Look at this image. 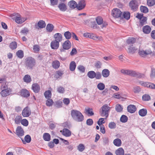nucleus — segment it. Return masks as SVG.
Returning a JSON list of instances; mask_svg holds the SVG:
<instances>
[{"label":"nucleus","instance_id":"21","mask_svg":"<svg viewBox=\"0 0 155 155\" xmlns=\"http://www.w3.org/2000/svg\"><path fill=\"white\" fill-rule=\"evenodd\" d=\"M137 49V48L135 47L133 45H132L128 48V51L129 53L133 54L135 52Z\"/></svg>","mask_w":155,"mask_h":155},{"label":"nucleus","instance_id":"2","mask_svg":"<svg viewBox=\"0 0 155 155\" xmlns=\"http://www.w3.org/2000/svg\"><path fill=\"white\" fill-rule=\"evenodd\" d=\"M110 108L108 107L107 105L104 104L100 109V115L103 117H105L106 119L108 117L109 113Z\"/></svg>","mask_w":155,"mask_h":155},{"label":"nucleus","instance_id":"23","mask_svg":"<svg viewBox=\"0 0 155 155\" xmlns=\"http://www.w3.org/2000/svg\"><path fill=\"white\" fill-rule=\"evenodd\" d=\"M143 30L145 33L149 34L151 31V28L149 26L146 25L143 27Z\"/></svg>","mask_w":155,"mask_h":155},{"label":"nucleus","instance_id":"52","mask_svg":"<svg viewBox=\"0 0 155 155\" xmlns=\"http://www.w3.org/2000/svg\"><path fill=\"white\" fill-rule=\"evenodd\" d=\"M16 54L17 56L20 58H22L23 57V52L22 50L18 51L17 53Z\"/></svg>","mask_w":155,"mask_h":155},{"label":"nucleus","instance_id":"16","mask_svg":"<svg viewBox=\"0 0 155 155\" xmlns=\"http://www.w3.org/2000/svg\"><path fill=\"white\" fill-rule=\"evenodd\" d=\"M85 6V2L83 0L79 1L78 4H77V7L79 10H81L84 8Z\"/></svg>","mask_w":155,"mask_h":155},{"label":"nucleus","instance_id":"56","mask_svg":"<svg viewBox=\"0 0 155 155\" xmlns=\"http://www.w3.org/2000/svg\"><path fill=\"white\" fill-rule=\"evenodd\" d=\"M140 91V88L139 87L137 86L134 87L133 91L135 93H138Z\"/></svg>","mask_w":155,"mask_h":155},{"label":"nucleus","instance_id":"7","mask_svg":"<svg viewBox=\"0 0 155 155\" xmlns=\"http://www.w3.org/2000/svg\"><path fill=\"white\" fill-rule=\"evenodd\" d=\"M138 83L142 86L151 88H155V85L153 84L147 82H144L142 81H139Z\"/></svg>","mask_w":155,"mask_h":155},{"label":"nucleus","instance_id":"39","mask_svg":"<svg viewBox=\"0 0 155 155\" xmlns=\"http://www.w3.org/2000/svg\"><path fill=\"white\" fill-rule=\"evenodd\" d=\"M127 74L134 77H135L137 75V74L135 71L128 70H127Z\"/></svg>","mask_w":155,"mask_h":155},{"label":"nucleus","instance_id":"13","mask_svg":"<svg viewBox=\"0 0 155 155\" xmlns=\"http://www.w3.org/2000/svg\"><path fill=\"white\" fill-rule=\"evenodd\" d=\"M62 47L64 49H69L71 47V42L68 40H66L63 44Z\"/></svg>","mask_w":155,"mask_h":155},{"label":"nucleus","instance_id":"57","mask_svg":"<svg viewBox=\"0 0 155 155\" xmlns=\"http://www.w3.org/2000/svg\"><path fill=\"white\" fill-rule=\"evenodd\" d=\"M57 91L60 93H63L64 91V87L60 86L57 88Z\"/></svg>","mask_w":155,"mask_h":155},{"label":"nucleus","instance_id":"10","mask_svg":"<svg viewBox=\"0 0 155 155\" xmlns=\"http://www.w3.org/2000/svg\"><path fill=\"white\" fill-rule=\"evenodd\" d=\"M27 20L26 17H22L20 15L16 16L15 19V21L18 24H21Z\"/></svg>","mask_w":155,"mask_h":155},{"label":"nucleus","instance_id":"19","mask_svg":"<svg viewBox=\"0 0 155 155\" xmlns=\"http://www.w3.org/2000/svg\"><path fill=\"white\" fill-rule=\"evenodd\" d=\"M128 111L131 113H134L136 110L135 106L134 105H130L127 107Z\"/></svg>","mask_w":155,"mask_h":155},{"label":"nucleus","instance_id":"25","mask_svg":"<svg viewBox=\"0 0 155 155\" xmlns=\"http://www.w3.org/2000/svg\"><path fill=\"white\" fill-rule=\"evenodd\" d=\"M69 7L72 8H74L77 7V3L74 1L72 0L70 1L68 3Z\"/></svg>","mask_w":155,"mask_h":155},{"label":"nucleus","instance_id":"28","mask_svg":"<svg viewBox=\"0 0 155 155\" xmlns=\"http://www.w3.org/2000/svg\"><path fill=\"white\" fill-rule=\"evenodd\" d=\"M76 65L74 61H71L70 64V69L71 71H74L76 67Z\"/></svg>","mask_w":155,"mask_h":155},{"label":"nucleus","instance_id":"59","mask_svg":"<svg viewBox=\"0 0 155 155\" xmlns=\"http://www.w3.org/2000/svg\"><path fill=\"white\" fill-rule=\"evenodd\" d=\"M21 123L22 124L25 126H27L28 125V121L26 119H24L21 120Z\"/></svg>","mask_w":155,"mask_h":155},{"label":"nucleus","instance_id":"15","mask_svg":"<svg viewBox=\"0 0 155 155\" xmlns=\"http://www.w3.org/2000/svg\"><path fill=\"white\" fill-rule=\"evenodd\" d=\"M58 7L59 10L62 12H64L67 10V6L64 3H61L59 4Z\"/></svg>","mask_w":155,"mask_h":155},{"label":"nucleus","instance_id":"34","mask_svg":"<svg viewBox=\"0 0 155 155\" xmlns=\"http://www.w3.org/2000/svg\"><path fill=\"white\" fill-rule=\"evenodd\" d=\"M60 65L59 62L58 61H54L52 63V66L54 68H58Z\"/></svg>","mask_w":155,"mask_h":155},{"label":"nucleus","instance_id":"4","mask_svg":"<svg viewBox=\"0 0 155 155\" xmlns=\"http://www.w3.org/2000/svg\"><path fill=\"white\" fill-rule=\"evenodd\" d=\"M139 54L140 56L143 57H145L147 55L150 54L152 55H155V52H152L150 50L144 51L143 50H139Z\"/></svg>","mask_w":155,"mask_h":155},{"label":"nucleus","instance_id":"40","mask_svg":"<svg viewBox=\"0 0 155 155\" xmlns=\"http://www.w3.org/2000/svg\"><path fill=\"white\" fill-rule=\"evenodd\" d=\"M44 95L47 99L50 98L51 96V92L49 90L46 91Z\"/></svg>","mask_w":155,"mask_h":155},{"label":"nucleus","instance_id":"18","mask_svg":"<svg viewBox=\"0 0 155 155\" xmlns=\"http://www.w3.org/2000/svg\"><path fill=\"white\" fill-rule=\"evenodd\" d=\"M16 132L17 135L19 137L22 136L24 135V131L21 127L19 126L17 127Z\"/></svg>","mask_w":155,"mask_h":155},{"label":"nucleus","instance_id":"20","mask_svg":"<svg viewBox=\"0 0 155 155\" xmlns=\"http://www.w3.org/2000/svg\"><path fill=\"white\" fill-rule=\"evenodd\" d=\"M32 89L35 93H38L39 91L40 87L37 84H34L32 86Z\"/></svg>","mask_w":155,"mask_h":155},{"label":"nucleus","instance_id":"53","mask_svg":"<svg viewBox=\"0 0 155 155\" xmlns=\"http://www.w3.org/2000/svg\"><path fill=\"white\" fill-rule=\"evenodd\" d=\"M127 117L125 115H123L120 118V121L123 123L126 122L127 120Z\"/></svg>","mask_w":155,"mask_h":155},{"label":"nucleus","instance_id":"27","mask_svg":"<svg viewBox=\"0 0 155 155\" xmlns=\"http://www.w3.org/2000/svg\"><path fill=\"white\" fill-rule=\"evenodd\" d=\"M38 26L39 28H42L45 27L46 24L44 21L40 20L38 22Z\"/></svg>","mask_w":155,"mask_h":155},{"label":"nucleus","instance_id":"30","mask_svg":"<svg viewBox=\"0 0 155 155\" xmlns=\"http://www.w3.org/2000/svg\"><path fill=\"white\" fill-rule=\"evenodd\" d=\"M25 141H24V140H22V141L24 144H25L26 143V142L27 143H30L31 140V138L30 136L28 135H26L25 137Z\"/></svg>","mask_w":155,"mask_h":155},{"label":"nucleus","instance_id":"8","mask_svg":"<svg viewBox=\"0 0 155 155\" xmlns=\"http://www.w3.org/2000/svg\"><path fill=\"white\" fill-rule=\"evenodd\" d=\"M138 3L136 0H132L129 3V6L131 9L134 11L137 10L138 7Z\"/></svg>","mask_w":155,"mask_h":155},{"label":"nucleus","instance_id":"61","mask_svg":"<svg viewBox=\"0 0 155 155\" xmlns=\"http://www.w3.org/2000/svg\"><path fill=\"white\" fill-rule=\"evenodd\" d=\"M78 70L82 72H84L85 71V68L82 65H80L78 67Z\"/></svg>","mask_w":155,"mask_h":155},{"label":"nucleus","instance_id":"41","mask_svg":"<svg viewBox=\"0 0 155 155\" xmlns=\"http://www.w3.org/2000/svg\"><path fill=\"white\" fill-rule=\"evenodd\" d=\"M64 35L65 38L68 40L70 39L71 36V34L68 31L65 32Z\"/></svg>","mask_w":155,"mask_h":155},{"label":"nucleus","instance_id":"31","mask_svg":"<svg viewBox=\"0 0 155 155\" xmlns=\"http://www.w3.org/2000/svg\"><path fill=\"white\" fill-rule=\"evenodd\" d=\"M113 143L117 147L120 146L121 144V140L119 138L115 139L113 141Z\"/></svg>","mask_w":155,"mask_h":155},{"label":"nucleus","instance_id":"44","mask_svg":"<svg viewBox=\"0 0 155 155\" xmlns=\"http://www.w3.org/2000/svg\"><path fill=\"white\" fill-rule=\"evenodd\" d=\"M97 88L100 90H103L105 88V85L104 84L100 83L97 85Z\"/></svg>","mask_w":155,"mask_h":155},{"label":"nucleus","instance_id":"14","mask_svg":"<svg viewBox=\"0 0 155 155\" xmlns=\"http://www.w3.org/2000/svg\"><path fill=\"white\" fill-rule=\"evenodd\" d=\"M55 41L59 42L61 41L63 39V37L61 33H57L55 34L54 36Z\"/></svg>","mask_w":155,"mask_h":155},{"label":"nucleus","instance_id":"1","mask_svg":"<svg viewBox=\"0 0 155 155\" xmlns=\"http://www.w3.org/2000/svg\"><path fill=\"white\" fill-rule=\"evenodd\" d=\"M71 114L73 118L77 121L81 122L84 120V116L78 110H72L71 111Z\"/></svg>","mask_w":155,"mask_h":155},{"label":"nucleus","instance_id":"35","mask_svg":"<svg viewBox=\"0 0 155 155\" xmlns=\"http://www.w3.org/2000/svg\"><path fill=\"white\" fill-rule=\"evenodd\" d=\"M23 80L25 82L27 83H30L31 81L30 76L28 74L25 75L24 77Z\"/></svg>","mask_w":155,"mask_h":155},{"label":"nucleus","instance_id":"9","mask_svg":"<svg viewBox=\"0 0 155 155\" xmlns=\"http://www.w3.org/2000/svg\"><path fill=\"white\" fill-rule=\"evenodd\" d=\"M121 14V11L117 8L114 9L112 11V15L115 18H118L120 17Z\"/></svg>","mask_w":155,"mask_h":155},{"label":"nucleus","instance_id":"47","mask_svg":"<svg viewBox=\"0 0 155 155\" xmlns=\"http://www.w3.org/2000/svg\"><path fill=\"white\" fill-rule=\"evenodd\" d=\"M21 117L20 116H17L15 120V122L16 124H18L20 123V121H21Z\"/></svg>","mask_w":155,"mask_h":155},{"label":"nucleus","instance_id":"64","mask_svg":"<svg viewBox=\"0 0 155 155\" xmlns=\"http://www.w3.org/2000/svg\"><path fill=\"white\" fill-rule=\"evenodd\" d=\"M28 32V29L26 28H25L21 31V32L24 35L27 34Z\"/></svg>","mask_w":155,"mask_h":155},{"label":"nucleus","instance_id":"48","mask_svg":"<svg viewBox=\"0 0 155 155\" xmlns=\"http://www.w3.org/2000/svg\"><path fill=\"white\" fill-rule=\"evenodd\" d=\"M140 10L142 12L145 13H147L148 11V9L146 7L143 6H140Z\"/></svg>","mask_w":155,"mask_h":155},{"label":"nucleus","instance_id":"33","mask_svg":"<svg viewBox=\"0 0 155 155\" xmlns=\"http://www.w3.org/2000/svg\"><path fill=\"white\" fill-rule=\"evenodd\" d=\"M147 113V110L145 109H141L139 111V114L142 117H143L146 115Z\"/></svg>","mask_w":155,"mask_h":155},{"label":"nucleus","instance_id":"55","mask_svg":"<svg viewBox=\"0 0 155 155\" xmlns=\"http://www.w3.org/2000/svg\"><path fill=\"white\" fill-rule=\"evenodd\" d=\"M47 99L48 100L46 102V105L48 106H51L53 103L52 100L50 98Z\"/></svg>","mask_w":155,"mask_h":155},{"label":"nucleus","instance_id":"11","mask_svg":"<svg viewBox=\"0 0 155 155\" xmlns=\"http://www.w3.org/2000/svg\"><path fill=\"white\" fill-rule=\"evenodd\" d=\"M22 115L24 117L29 116L31 114V110L28 107H26L23 110Z\"/></svg>","mask_w":155,"mask_h":155},{"label":"nucleus","instance_id":"50","mask_svg":"<svg viewBox=\"0 0 155 155\" xmlns=\"http://www.w3.org/2000/svg\"><path fill=\"white\" fill-rule=\"evenodd\" d=\"M147 4L150 6H151L155 4V0H147Z\"/></svg>","mask_w":155,"mask_h":155},{"label":"nucleus","instance_id":"38","mask_svg":"<svg viewBox=\"0 0 155 155\" xmlns=\"http://www.w3.org/2000/svg\"><path fill=\"white\" fill-rule=\"evenodd\" d=\"M147 18L146 17H143L142 19L140 20V25L141 26H142L144 25L147 24Z\"/></svg>","mask_w":155,"mask_h":155},{"label":"nucleus","instance_id":"17","mask_svg":"<svg viewBox=\"0 0 155 155\" xmlns=\"http://www.w3.org/2000/svg\"><path fill=\"white\" fill-rule=\"evenodd\" d=\"M59 42L55 40L51 42V46L53 49H58L59 47Z\"/></svg>","mask_w":155,"mask_h":155},{"label":"nucleus","instance_id":"37","mask_svg":"<svg viewBox=\"0 0 155 155\" xmlns=\"http://www.w3.org/2000/svg\"><path fill=\"white\" fill-rule=\"evenodd\" d=\"M50 135L48 133H45L43 135L44 139L47 141H49L50 140Z\"/></svg>","mask_w":155,"mask_h":155},{"label":"nucleus","instance_id":"45","mask_svg":"<svg viewBox=\"0 0 155 155\" xmlns=\"http://www.w3.org/2000/svg\"><path fill=\"white\" fill-rule=\"evenodd\" d=\"M135 41L136 39L134 38H130L127 40V42L128 44H133L135 42Z\"/></svg>","mask_w":155,"mask_h":155},{"label":"nucleus","instance_id":"46","mask_svg":"<svg viewBox=\"0 0 155 155\" xmlns=\"http://www.w3.org/2000/svg\"><path fill=\"white\" fill-rule=\"evenodd\" d=\"M123 16L125 18L128 20L130 17V14L128 12H124L123 14Z\"/></svg>","mask_w":155,"mask_h":155},{"label":"nucleus","instance_id":"32","mask_svg":"<svg viewBox=\"0 0 155 155\" xmlns=\"http://www.w3.org/2000/svg\"><path fill=\"white\" fill-rule=\"evenodd\" d=\"M54 26L51 24H48L46 27V29L48 32H51L53 30Z\"/></svg>","mask_w":155,"mask_h":155},{"label":"nucleus","instance_id":"6","mask_svg":"<svg viewBox=\"0 0 155 155\" xmlns=\"http://www.w3.org/2000/svg\"><path fill=\"white\" fill-rule=\"evenodd\" d=\"M84 36L87 38H89L94 40L97 39L99 40H102L101 37L97 36L95 34L93 33H85L84 34Z\"/></svg>","mask_w":155,"mask_h":155},{"label":"nucleus","instance_id":"3","mask_svg":"<svg viewBox=\"0 0 155 155\" xmlns=\"http://www.w3.org/2000/svg\"><path fill=\"white\" fill-rule=\"evenodd\" d=\"M35 64V60L32 57H29L26 59L25 64L28 69H32Z\"/></svg>","mask_w":155,"mask_h":155},{"label":"nucleus","instance_id":"12","mask_svg":"<svg viewBox=\"0 0 155 155\" xmlns=\"http://www.w3.org/2000/svg\"><path fill=\"white\" fill-rule=\"evenodd\" d=\"M11 90L10 89L7 88L3 90L1 92L0 94L1 96L3 97H6L10 94Z\"/></svg>","mask_w":155,"mask_h":155},{"label":"nucleus","instance_id":"22","mask_svg":"<svg viewBox=\"0 0 155 155\" xmlns=\"http://www.w3.org/2000/svg\"><path fill=\"white\" fill-rule=\"evenodd\" d=\"M62 134L66 137H69L71 136V132L69 130L67 129H64L63 130Z\"/></svg>","mask_w":155,"mask_h":155},{"label":"nucleus","instance_id":"43","mask_svg":"<svg viewBox=\"0 0 155 155\" xmlns=\"http://www.w3.org/2000/svg\"><path fill=\"white\" fill-rule=\"evenodd\" d=\"M115 109L118 112H120L122 111L123 107L120 104H117L116 105Z\"/></svg>","mask_w":155,"mask_h":155},{"label":"nucleus","instance_id":"29","mask_svg":"<svg viewBox=\"0 0 155 155\" xmlns=\"http://www.w3.org/2000/svg\"><path fill=\"white\" fill-rule=\"evenodd\" d=\"M116 155H123L124 154V149L122 148H119L115 151Z\"/></svg>","mask_w":155,"mask_h":155},{"label":"nucleus","instance_id":"5","mask_svg":"<svg viewBox=\"0 0 155 155\" xmlns=\"http://www.w3.org/2000/svg\"><path fill=\"white\" fill-rule=\"evenodd\" d=\"M95 20L98 25H101L102 28L106 27L107 25V23L103 21V18L101 16H97L95 18Z\"/></svg>","mask_w":155,"mask_h":155},{"label":"nucleus","instance_id":"54","mask_svg":"<svg viewBox=\"0 0 155 155\" xmlns=\"http://www.w3.org/2000/svg\"><path fill=\"white\" fill-rule=\"evenodd\" d=\"M10 47L12 49H15L17 47V44L15 42H13L10 43Z\"/></svg>","mask_w":155,"mask_h":155},{"label":"nucleus","instance_id":"58","mask_svg":"<svg viewBox=\"0 0 155 155\" xmlns=\"http://www.w3.org/2000/svg\"><path fill=\"white\" fill-rule=\"evenodd\" d=\"M105 123V121L104 120V118H101L99 119L97 122V124L99 126H101V125Z\"/></svg>","mask_w":155,"mask_h":155},{"label":"nucleus","instance_id":"26","mask_svg":"<svg viewBox=\"0 0 155 155\" xmlns=\"http://www.w3.org/2000/svg\"><path fill=\"white\" fill-rule=\"evenodd\" d=\"M102 74L104 77L107 78L109 75L110 71L107 69H104L102 71Z\"/></svg>","mask_w":155,"mask_h":155},{"label":"nucleus","instance_id":"49","mask_svg":"<svg viewBox=\"0 0 155 155\" xmlns=\"http://www.w3.org/2000/svg\"><path fill=\"white\" fill-rule=\"evenodd\" d=\"M142 99L144 101H148L150 100V97L149 95L145 94L143 96Z\"/></svg>","mask_w":155,"mask_h":155},{"label":"nucleus","instance_id":"51","mask_svg":"<svg viewBox=\"0 0 155 155\" xmlns=\"http://www.w3.org/2000/svg\"><path fill=\"white\" fill-rule=\"evenodd\" d=\"M78 150L81 152L83 151L85 149V146L83 144H79L78 147Z\"/></svg>","mask_w":155,"mask_h":155},{"label":"nucleus","instance_id":"36","mask_svg":"<svg viewBox=\"0 0 155 155\" xmlns=\"http://www.w3.org/2000/svg\"><path fill=\"white\" fill-rule=\"evenodd\" d=\"M96 73L93 71H91L88 72L87 76L91 78H93L96 76Z\"/></svg>","mask_w":155,"mask_h":155},{"label":"nucleus","instance_id":"63","mask_svg":"<svg viewBox=\"0 0 155 155\" xmlns=\"http://www.w3.org/2000/svg\"><path fill=\"white\" fill-rule=\"evenodd\" d=\"M101 63L100 61H98L95 63V66L97 68H101Z\"/></svg>","mask_w":155,"mask_h":155},{"label":"nucleus","instance_id":"24","mask_svg":"<svg viewBox=\"0 0 155 155\" xmlns=\"http://www.w3.org/2000/svg\"><path fill=\"white\" fill-rule=\"evenodd\" d=\"M21 95L24 97H28L30 96L29 92L26 90L22 89L21 92Z\"/></svg>","mask_w":155,"mask_h":155},{"label":"nucleus","instance_id":"42","mask_svg":"<svg viewBox=\"0 0 155 155\" xmlns=\"http://www.w3.org/2000/svg\"><path fill=\"white\" fill-rule=\"evenodd\" d=\"M33 50L34 52L38 53L39 52L40 50V47L38 45H35L33 46Z\"/></svg>","mask_w":155,"mask_h":155},{"label":"nucleus","instance_id":"60","mask_svg":"<svg viewBox=\"0 0 155 155\" xmlns=\"http://www.w3.org/2000/svg\"><path fill=\"white\" fill-rule=\"evenodd\" d=\"M104 144V145H108L109 139L107 137H104L103 138Z\"/></svg>","mask_w":155,"mask_h":155},{"label":"nucleus","instance_id":"62","mask_svg":"<svg viewBox=\"0 0 155 155\" xmlns=\"http://www.w3.org/2000/svg\"><path fill=\"white\" fill-rule=\"evenodd\" d=\"M109 127L110 129H114L116 127V124L114 122H111L109 124Z\"/></svg>","mask_w":155,"mask_h":155}]
</instances>
